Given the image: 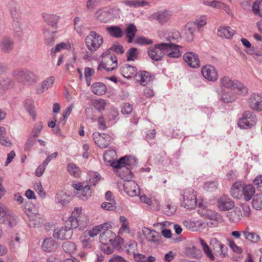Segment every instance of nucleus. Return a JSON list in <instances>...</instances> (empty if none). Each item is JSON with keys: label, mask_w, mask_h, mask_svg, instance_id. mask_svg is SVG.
Segmentation results:
<instances>
[{"label": "nucleus", "mask_w": 262, "mask_h": 262, "mask_svg": "<svg viewBox=\"0 0 262 262\" xmlns=\"http://www.w3.org/2000/svg\"><path fill=\"white\" fill-rule=\"evenodd\" d=\"M117 154L115 150L110 149L103 154V159L108 164H136L138 159L133 155H125L117 160Z\"/></svg>", "instance_id": "nucleus-1"}, {"label": "nucleus", "mask_w": 262, "mask_h": 262, "mask_svg": "<svg viewBox=\"0 0 262 262\" xmlns=\"http://www.w3.org/2000/svg\"><path fill=\"white\" fill-rule=\"evenodd\" d=\"M82 209L81 208H76L72 212L70 217L68 219V221L71 222V226L73 229L77 227L80 229L85 228L88 225L89 220L88 216L82 213Z\"/></svg>", "instance_id": "nucleus-2"}, {"label": "nucleus", "mask_w": 262, "mask_h": 262, "mask_svg": "<svg viewBox=\"0 0 262 262\" xmlns=\"http://www.w3.org/2000/svg\"><path fill=\"white\" fill-rule=\"evenodd\" d=\"M12 75L19 82L25 83L26 82H36L38 79V76L34 72L27 69H18L13 71Z\"/></svg>", "instance_id": "nucleus-3"}, {"label": "nucleus", "mask_w": 262, "mask_h": 262, "mask_svg": "<svg viewBox=\"0 0 262 262\" xmlns=\"http://www.w3.org/2000/svg\"><path fill=\"white\" fill-rule=\"evenodd\" d=\"M85 45L92 53L97 51L103 42V37L95 31H91L85 38Z\"/></svg>", "instance_id": "nucleus-4"}, {"label": "nucleus", "mask_w": 262, "mask_h": 262, "mask_svg": "<svg viewBox=\"0 0 262 262\" xmlns=\"http://www.w3.org/2000/svg\"><path fill=\"white\" fill-rule=\"evenodd\" d=\"M180 199L181 206L188 209H192L197 204L196 192L191 189L185 190Z\"/></svg>", "instance_id": "nucleus-5"}, {"label": "nucleus", "mask_w": 262, "mask_h": 262, "mask_svg": "<svg viewBox=\"0 0 262 262\" xmlns=\"http://www.w3.org/2000/svg\"><path fill=\"white\" fill-rule=\"evenodd\" d=\"M221 85L223 87L237 90V93L240 95H245L248 93V89L243 83L237 80H232L228 76H224L220 80Z\"/></svg>", "instance_id": "nucleus-6"}, {"label": "nucleus", "mask_w": 262, "mask_h": 262, "mask_svg": "<svg viewBox=\"0 0 262 262\" xmlns=\"http://www.w3.org/2000/svg\"><path fill=\"white\" fill-rule=\"evenodd\" d=\"M70 221H66L64 227L57 228L54 229L53 236L56 239L66 240L71 238L73 235L72 229Z\"/></svg>", "instance_id": "nucleus-7"}, {"label": "nucleus", "mask_w": 262, "mask_h": 262, "mask_svg": "<svg viewBox=\"0 0 262 262\" xmlns=\"http://www.w3.org/2000/svg\"><path fill=\"white\" fill-rule=\"evenodd\" d=\"M165 42H161L149 47L147 50L149 57L154 61H161L165 55Z\"/></svg>", "instance_id": "nucleus-8"}, {"label": "nucleus", "mask_w": 262, "mask_h": 262, "mask_svg": "<svg viewBox=\"0 0 262 262\" xmlns=\"http://www.w3.org/2000/svg\"><path fill=\"white\" fill-rule=\"evenodd\" d=\"M256 116L250 111L245 112L238 121V126L242 129H248L254 126L256 122Z\"/></svg>", "instance_id": "nucleus-9"}, {"label": "nucleus", "mask_w": 262, "mask_h": 262, "mask_svg": "<svg viewBox=\"0 0 262 262\" xmlns=\"http://www.w3.org/2000/svg\"><path fill=\"white\" fill-rule=\"evenodd\" d=\"M72 187L77 190L76 195L82 201H86L90 198L92 193L90 185H85L82 183H73Z\"/></svg>", "instance_id": "nucleus-10"}, {"label": "nucleus", "mask_w": 262, "mask_h": 262, "mask_svg": "<svg viewBox=\"0 0 262 262\" xmlns=\"http://www.w3.org/2000/svg\"><path fill=\"white\" fill-rule=\"evenodd\" d=\"M130 165H110L113 168L114 171L124 181L130 179L132 173L129 167Z\"/></svg>", "instance_id": "nucleus-11"}, {"label": "nucleus", "mask_w": 262, "mask_h": 262, "mask_svg": "<svg viewBox=\"0 0 262 262\" xmlns=\"http://www.w3.org/2000/svg\"><path fill=\"white\" fill-rule=\"evenodd\" d=\"M210 245L220 257L223 258L228 255L227 247L216 238L210 239Z\"/></svg>", "instance_id": "nucleus-12"}, {"label": "nucleus", "mask_w": 262, "mask_h": 262, "mask_svg": "<svg viewBox=\"0 0 262 262\" xmlns=\"http://www.w3.org/2000/svg\"><path fill=\"white\" fill-rule=\"evenodd\" d=\"M93 138L97 145L101 148H106L111 140V137L109 135L98 132H95L93 134Z\"/></svg>", "instance_id": "nucleus-13"}, {"label": "nucleus", "mask_w": 262, "mask_h": 262, "mask_svg": "<svg viewBox=\"0 0 262 262\" xmlns=\"http://www.w3.org/2000/svg\"><path fill=\"white\" fill-rule=\"evenodd\" d=\"M249 106L255 111L262 110V96L258 93H252L248 99Z\"/></svg>", "instance_id": "nucleus-14"}, {"label": "nucleus", "mask_w": 262, "mask_h": 262, "mask_svg": "<svg viewBox=\"0 0 262 262\" xmlns=\"http://www.w3.org/2000/svg\"><path fill=\"white\" fill-rule=\"evenodd\" d=\"M166 47H165V55L168 57L178 58H179L182 53L180 51L181 46L175 45L171 42H165Z\"/></svg>", "instance_id": "nucleus-15"}, {"label": "nucleus", "mask_w": 262, "mask_h": 262, "mask_svg": "<svg viewBox=\"0 0 262 262\" xmlns=\"http://www.w3.org/2000/svg\"><path fill=\"white\" fill-rule=\"evenodd\" d=\"M123 187L125 192L130 196L133 197L140 194L139 186L135 181L130 179L124 181Z\"/></svg>", "instance_id": "nucleus-16"}, {"label": "nucleus", "mask_w": 262, "mask_h": 262, "mask_svg": "<svg viewBox=\"0 0 262 262\" xmlns=\"http://www.w3.org/2000/svg\"><path fill=\"white\" fill-rule=\"evenodd\" d=\"M129 249H127L128 251L129 250L132 251V252L134 254V257L135 260L137 262H155L156 260V258L152 256H149L148 257L145 256L144 255L139 254V253H135L134 251L136 248L137 244L135 242H132L128 244Z\"/></svg>", "instance_id": "nucleus-17"}, {"label": "nucleus", "mask_w": 262, "mask_h": 262, "mask_svg": "<svg viewBox=\"0 0 262 262\" xmlns=\"http://www.w3.org/2000/svg\"><path fill=\"white\" fill-rule=\"evenodd\" d=\"M116 234L108 228H104L100 235L99 241L102 244L112 245L115 242Z\"/></svg>", "instance_id": "nucleus-18"}, {"label": "nucleus", "mask_w": 262, "mask_h": 262, "mask_svg": "<svg viewBox=\"0 0 262 262\" xmlns=\"http://www.w3.org/2000/svg\"><path fill=\"white\" fill-rule=\"evenodd\" d=\"M183 59L188 65L193 68H198L200 66V61L198 55L192 52L186 53Z\"/></svg>", "instance_id": "nucleus-19"}, {"label": "nucleus", "mask_w": 262, "mask_h": 262, "mask_svg": "<svg viewBox=\"0 0 262 262\" xmlns=\"http://www.w3.org/2000/svg\"><path fill=\"white\" fill-rule=\"evenodd\" d=\"M202 73L203 77L208 81H215L217 79V73L213 66L207 65L202 69Z\"/></svg>", "instance_id": "nucleus-20"}, {"label": "nucleus", "mask_w": 262, "mask_h": 262, "mask_svg": "<svg viewBox=\"0 0 262 262\" xmlns=\"http://www.w3.org/2000/svg\"><path fill=\"white\" fill-rule=\"evenodd\" d=\"M217 206L221 211H227L233 208L234 203L230 198L224 195L217 200Z\"/></svg>", "instance_id": "nucleus-21"}, {"label": "nucleus", "mask_w": 262, "mask_h": 262, "mask_svg": "<svg viewBox=\"0 0 262 262\" xmlns=\"http://www.w3.org/2000/svg\"><path fill=\"white\" fill-rule=\"evenodd\" d=\"M143 232L144 234L146 236L147 239L154 244L159 243L161 238V234L155 230L145 228Z\"/></svg>", "instance_id": "nucleus-22"}, {"label": "nucleus", "mask_w": 262, "mask_h": 262, "mask_svg": "<svg viewBox=\"0 0 262 262\" xmlns=\"http://www.w3.org/2000/svg\"><path fill=\"white\" fill-rule=\"evenodd\" d=\"M171 12L167 10L160 11L152 14V17L160 24L166 23L171 17Z\"/></svg>", "instance_id": "nucleus-23"}, {"label": "nucleus", "mask_w": 262, "mask_h": 262, "mask_svg": "<svg viewBox=\"0 0 262 262\" xmlns=\"http://www.w3.org/2000/svg\"><path fill=\"white\" fill-rule=\"evenodd\" d=\"M14 41L8 37H4L0 41V50L4 53H9L13 49Z\"/></svg>", "instance_id": "nucleus-24"}, {"label": "nucleus", "mask_w": 262, "mask_h": 262, "mask_svg": "<svg viewBox=\"0 0 262 262\" xmlns=\"http://www.w3.org/2000/svg\"><path fill=\"white\" fill-rule=\"evenodd\" d=\"M28 225L32 227H39L43 224V220L40 214L30 213L28 214Z\"/></svg>", "instance_id": "nucleus-25"}, {"label": "nucleus", "mask_w": 262, "mask_h": 262, "mask_svg": "<svg viewBox=\"0 0 262 262\" xmlns=\"http://www.w3.org/2000/svg\"><path fill=\"white\" fill-rule=\"evenodd\" d=\"M58 247V243L51 238L45 239L42 244V248L43 250L48 252H51L54 251Z\"/></svg>", "instance_id": "nucleus-26"}, {"label": "nucleus", "mask_w": 262, "mask_h": 262, "mask_svg": "<svg viewBox=\"0 0 262 262\" xmlns=\"http://www.w3.org/2000/svg\"><path fill=\"white\" fill-rule=\"evenodd\" d=\"M199 209H198V212L201 215L211 220H217L220 219V215L216 212L212 210L202 208V205L200 204H199Z\"/></svg>", "instance_id": "nucleus-27"}, {"label": "nucleus", "mask_w": 262, "mask_h": 262, "mask_svg": "<svg viewBox=\"0 0 262 262\" xmlns=\"http://www.w3.org/2000/svg\"><path fill=\"white\" fill-rule=\"evenodd\" d=\"M136 71V68L129 64H125L121 69V74L127 79L135 77V75L137 73Z\"/></svg>", "instance_id": "nucleus-28"}, {"label": "nucleus", "mask_w": 262, "mask_h": 262, "mask_svg": "<svg viewBox=\"0 0 262 262\" xmlns=\"http://www.w3.org/2000/svg\"><path fill=\"white\" fill-rule=\"evenodd\" d=\"M95 15L97 20L104 23H107L111 18V13L105 9H99Z\"/></svg>", "instance_id": "nucleus-29"}, {"label": "nucleus", "mask_w": 262, "mask_h": 262, "mask_svg": "<svg viewBox=\"0 0 262 262\" xmlns=\"http://www.w3.org/2000/svg\"><path fill=\"white\" fill-rule=\"evenodd\" d=\"M135 78L141 85L145 86L151 80V78L149 73L142 71L137 73L135 75Z\"/></svg>", "instance_id": "nucleus-30"}, {"label": "nucleus", "mask_w": 262, "mask_h": 262, "mask_svg": "<svg viewBox=\"0 0 262 262\" xmlns=\"http://www.w3.org/2000/svg\"><path fill=\"white\" fill-rule=\"evenodd\" d=\"M243 185L240 181L234 183L231 188V194L235 199H239L242 196Z\"/></svg>", "instance_id": "nucleus-31"}, {"label": "nucleus", "mask_w": 262, "mask_h": 262, "mask_svg": "<svg viewBox=\"0 0 262 262\" xmlns=\"http://www.w3.org/2000/svg\"><path fill=\"white\" fill-rule=\"evenodd\" d=\"M235 33V31L230 27H220L217 30L219 36L227 39L231 38Z\"/></svg>", "instance_id": "nucleus-32"}, {"label": "nucleus", "mask_w": 262, "mask_h": 262, "mask_svg": "<svg viewBox=\"0 0 262 262\" xmlns=\"http://www.w3.org/2000/svg\"><path fill=\"white\" fill-rule=\"evenodd\" d=\"M255 188L252 185H243L242 195H244L245 201H249L250 200H251L255 193Z\"/></svg>", "instance_id": "nucleus-33"}, {"label": "nucleus", "mask_w": 262, "mask_h": 262, "mask_svg": "<svg viewBox=\"0 0 262 262\" xmlns=\"http://www.w3.org/2000/svg\"><path fill=\"white\" fill-rule=\"evenodd\" d=\"M91 90L94 94L100 96L106 93L107 88L104 83L100 82H97L92 84Z\"/></svg>", "instance_id": "nucleus-34"}, {"label": "nucleus", "mask_w": 262, "mask_h": 262, "mask_svg": "<svg viewBox=\"0 0 262 262\" xmlns=\"http://www.w3.org/2000/svg\"><path fill=\"white\" fill-rule=\"evenodd\" d=\"M108 62L110 61L113 65L111 67H107L106 64L102 62L98 67V70H100L102 68L105 69L107 71L110 72L116 69L117 65V59L115 55H111L110 56L107 57Z\"/></svg>", "instance_id": "nucleus-35"}, {"label": "nucleus", "mask_w": 262, "mask_h": 262, "mask_svg": "<svg viewBox=\"0 0 262 262\" xmlns=\"http://www.w3.org/2000/svg\"><path fill=\"white\" fill-rule=\"evenodd\" d=\"M220 95V99L224 103L234 101L236 99V95L231 91H223Z\"/></svg>", "instance_id": "nucleus-36"}, {"label": "nucleus", "mask_w": 262, "mask_h": 262, "mask_svg": "<svg viewBox=\"0 0 262 262\" xmlns=\"http://www.w3.org/2000/svg\"><path fill=\"white\" fill-rule=\"evenodd\" d=\"M54 81V77L50 76L46 80L42 81L41 83V87L36 89V93L40 94L48 90V89L53 84Z\"/></svg>", "instance_id": "nucleus-37"}, {"label": "nucleus", "mask_w": 262, "mask_h": 262, "mask_svg": "<svg viewBox=\"0 0 262 262\" xmlns=\"http://www.w3.org/2000/svg\"><path fill=\"white\" fill-rule=\"evenodd\" d=\"M13 83V81L10 78H0V96L2 95L6 90L12 86Z\"/></svg>", "instance_id": "nucleus-38"}, {"label": "nucleus", "mask_w": 262, "mask_h": 262, "mask_svg": "<svg viewBox=\"0 0 262 262\" xmlns=\"http://www.w3.org/2000/svg\"><path fill=\"white\" fill-rule=\"evenodd\" d=\"M120 221L121 223V225L118 231L119 235H122L124 233L129 234L130 231L128 221L126 217L124 216H120Z\"/></svg>", "instance_id": "nucleus-39"}, {"label": "nucleus", "mask_w": 262, "mask_h": 262, "mask_svg": "<svg viewBox=\"0 0 262 262\" xmlns=\"http://www.w3.org/2000/svg\"><path fill=\"white\" fill-rule=\"evenodd\" d=\"M107 31L110 35L115 38H121L123 36V32L122 29L117 26H112L106 28Z\"/></svg>", "instance_id": "nucleus-40"}, {"label": "nucleus", "mask_w": 262, "mask_h": 262, "mask_svg": "<svg viewBox=\"0 0 262 262\" xmlns=\"http://www.w3.org/2000/svg\"><path fill=\"white\" fill-rule=\"evenodd\" d=\"M243 235L247 239L253 243H257L259 241V236L255 232H251L249 227H247L246 230L243 231Z\"/></svg>", "instance_id": "nucleus-41"}, {"label": "nucleus", "mask_w": 262, "mask_h": 262, "mask_svg": "<svg viewBox=\"0 0 262 262\" xmlns=\"http://www.w3.org/2000/svg\"><path fill=\"white\" fill-rule=\"evenodd\" d=\"M185 225L193 231L201 230L205 227V223L201 220L195 222H185Z\"/></svg>", "instance_id": "nucleus-42"}, {"label": "nucleus", "mask_w": 262, "mask_h": 262, "mask_svg": "<svg viewBox=\"0 0 262 262\" xmlns=\"http://www.w3.org/2000/svg\"><path fill=\"white\" fill-rule=\"evenodd\" d=\"M62 248L64 252L70 254L74 253L77 249L75 243L71 241L63 242L62 244Z\"/></svg>", "instance_id": "nucleus-43"}, {"label": "nucleus", "mask_w": 262, "mask_h": 262, "mask_svg": "<svg viewBox=\"0 0 262 262\" xmlns=\"http://www.w3.org/2000/svg\"><path fill=\"white\" fill-rule=\"evenodd\" d=\"M108 226L109 224L108 223H104L95 226L88 231V234L90 237H94L97 235L100 232L101 233L104 228H108Z\"/></svg>", "instance_id": "nucleus-44"}, {"label": "nucleus", "mask_w": 262, "mask_h": 262, "mask_svg": "<svg viewBox=\"0 0 262 262\" xmlns=\"http://www.w3.org/2000/svg\"><path fill=\"white\" fill-rule=\"evenodd\" d=\"M17 217L12 213L7 214L3 220L5 224L7 225L10 227L15 226L17 223Z\"/></svg>", "instance_id": "nucleus-45"}, {"label": "nucleus", "mask_w": 262, "mask_h": 262, "mask_svg": "<svg viewBox=\"0 0 262 262\" xmlns=\"http://www.w3.org/2000/svg\"><path fill=\"white\" fill-rule=\"evenodd\" d=\"M137 32L136 26L133 24H129L128 26L125 29L126 37L128 38V42L130 43Z\"/></svg>", "instance_id": "nucleus-46"}, {"label": "nucleus", "mask_w": 262, "mask_h": 262, "mask_svg": "<svg viewBox=\"0 0 262 262\" xmlns=\"http://www.w3.org/2000/svg\"><path fill=\"white\" fill-rule=\"evenodd\" d=\"M228 216L231 221L236 223L241 220L243 214L239 208H235L232 211L229 212Z\"/></svg>", "instance_id": "nucleus-47"}, {"label": "nucleus", "mask_w": 262, "mask_h": 262, "mask_svg": "<svg viewBox=\"0 0 262 262\" xmlns=\"http://www.w3.org/2000/svg\"><path fill=\"white\" fill-rule=\"evenodd\" d=\"M199 242L207 257L212 261L214 260L215 259L214 256L207 243L202 238H199Z\"/></svg>", "instance_id": "nucleus-48"}, {"label": "nucleus", "mask_w": 262, "mask_h": 262, "mask_svg": "<svg viewBox=\"0 0 262 262\" xmlns=\"http://www.w3.org/2000/svg\"><path fill=\"white\" fill-rule=\"evenodd\" d=\"M89 184L91 186H95L100 180L101 177L97 172L91 171L89 173Z\"/></svg>", "instance_id": "nucleus-49"}, {"label": "nucleus", "mask_w": 262, "mask_h": 262, "mask_svg": "<svg viewBox=\"0 0 262 262\" xmlns=\"http://www.w3.org/2000/svg\"><path fill=\"white\" fill-rule=\"evenodd\" d=\"M45 21L52 27L56 26L59 17L56 15L47 14L43 16Z\"/></svg>", "instance_id": "nucleus-50"}, {"label": "nucleus", "mask_w": 262, "mask_h": 262, "mask_svg": "<svg viewBox=\"0 0 262 262\" xmlns=\"http://www.w3.org/2000/svg\"><path fill=\"white\" fill-rule=\"evenodd\" d=\"M252 206L256 210H262V193L257 194L254 196Z\"/></svg>", "instance_id": "nucleus-51"}, {"label": "nucleus", "mask_w": 262, "mask_h": 262, "mask_svg": "<svg viewBox=\"0 0 262 262\" xmlns=\"http://www.w3.org/2000/svg\"><path fill=\"white\" fill-rule=\"evenodd\" d=\"M252 10L256 15L262 17V0H256L254 2Z\"/></svg>", "instance_id": "nucleus-52"}, {"label": "nucleus", "mask_w": 262, "mask_h": 262, "mask_svg": "<svg viewBox=\"0 0 262 262\" xmlns=\"http://www.w3.org/2000/svg\"><path fill=\"white\" fill-rule=\"evenodd\" d=\"M68 171L70 174L75 178H79L81 173V171L76 165H68Z\"/></svg>", "instance_id": "nucleus-53"}, {"label": "nucleus", "mask_w": 262, "mask_h": 262, "mask_svg": "<svg viewBox=\"0 0 262 262\" xmlns=\"http://www.w3.org/2000/svg\"><path fill=\"white\" fill-rule=\"evenodd\" d=\"M5 129L4 127L0 126V144L5 146H10L12 145L10 140L5 136Z\"/></svg>", "instance_id": "nucleus-54"}, {"label": "nucleus", "mask_w": 262, "mask_h": 262, "mask_svg": "<svg viewBox=\"0 0 262 262\" xmlns=\"http://www.w3.org/2000/svg\"><path fill=\"white\" fill-rule=\"evenodd\" d=\"M70 47L69 42H61L57 44L55 49L52 48L51 51V54L52 56H55L56 52L61 51L64 49H68Z\"/></svg>", "instance_id": "nucleus-55"}, {"label": "nucleus", "mask_w": 262, "mask_h": 262, "mask_svg": "<svg viewBox=\"0 0 262 262\" xmlns=\"http://www.w3.org/2000/svg\"><path fill=\"white\" fill-rule=\"evenodd\" d=\"M55 201L56 203L64 205L68 202V196L64 192L61 191L56 195Z\"/></svg>", "instance_id": "nucleus-56"}, {"label": "nucleus", "mask_w": 262, "mask_h": 262, "mask_svg": "<svg viewBox=\"0 0 262 262\" xmlns=\"http://www.w3.org/2000/svg\"><path fill=\"white\" fill-rule=\"evenodd\" d=\"M128 61H133L137 58L138 51L136 48H131L126 53Z\"/></svg>", "instance_id": "nucleus-57"}, {"label": "nucleus", "mask_w": 262, "mask_h": 262, "mask_svg": "<svg viewBox=\"0 0 262 262\" xmlns=\"http://www.w3.org/2000/svg\"><path fill=\"white\" fill-rule=\"evenodd\" d=\"M73 109V106L71 105L69 106L66 110L63 113L62 117L60 119V121L59 122V124L61 125H64L65 124V122L67 119L68 117L70 115L72 110Z\"/></svg>", "instance_id": "nucleus-58"}, {"label": "nucleus", "mask_w": 262, "mask_h": 262, "mask_svg": "<svg viewBox=\"0 0 262 262\" xmlns=\"http://www.w3.org/2000/svg\"><path fill=\"white\" fill-rule=\"evenodd\" d=\"M177 210V207L174 205L167 204L164 208L163 211L164 213L168 216L173 215Z\"/></svg>", "instance_id": "nucleus-59"}, {"label": "nucleus", "mask_w": 262, "mask_h": 262, "mask_svg": "<svg viewBox=\"0 0 262 262\" xmlns=\"http://www.w3.org/2000/svg\"><path fill=\"white\" fill-rule=\"evenodd\" d=\"M34 188L38 195L42 198H45L46 193L43 190L40 182H36L34 184Z\"/></svg>", "instance_id": "nucleus-60"}, {"label": "nucleus", "mask_w": 262, "mask_h": 262, "mask_svg": "<svg viewBox=\"0 0 262 262\" xmlns=\"http://www.w3.org/2000/svg\"><path fill=\"white\" fill-rule=\"evenodd\" d=\"M94 107L98 111H101L104 110L105 102L103 99H97L93 101Z\"/></svg>", "instance_id": "nucleus-61"}, {"label": "nucleus", "mask_w": 262, "mask_h": 262, "mask_svg": "<svg viewBox=\"0 0 262 262\" xmlns=\"http://www.w3.org/2000/svg\"><path fill=\"white\" fill-rule=\"evenodd\" d=\"M43 125L41 122L36 123L32 130L31 136L37 138L39 136V135L42 128Z\"/></svg>", "instance_id": "nucleus-62"}, {"label": "nucleus", "mask_w": 262, "mask_h": 262, "mask_svg": "<svg viewBox=\"0 0 262 262\" xmlns=\"http://www.w3.org/2000/svg\"><path fill=\"white\" fill-rule=\"evenodd\" d=\"M228 242L229 247L233 252L238 254H240L243 252L242 249L238 246L232 239H228Z\"/></svg>", "instance_id": "nucleus-63"}, {"label": "nucleus", "mask_w": 262, "mask_h": 262, "mask_svg": "<svg viewBox=\"0 0 262 262\" xmlns=\"http://www.w3.org/2000/svg\"><path fill=\"white\" fill-rule=\"evenodd\" d=\"M135 42L140 45H150L153 41L151 39H148L143 36L137 37L135 40Z\"/></svg>", "instance_id": "nucleus-64"}]
</instances>
